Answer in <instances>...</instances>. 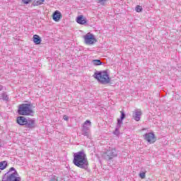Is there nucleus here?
I'll return each instance as SVG.
<instances>
[{
    "label": "nucleus",
    "mask_w": 181,
    "mask_h": 181,
    "mask_svg": "<svg viewBox=\"0 0 181 181\" xmlns=\"http://www.w3.org/2000/svg\"><path fill=\"white\" fill-rule=\"evenodd\" d=\"M73 163L81 169H87L88 168V159L84 151H81L74 154Z\"/></svg>",
    "instance_id": "f257e3e1"
},
{
    "label": "nucleus",
    "mask_w": 181,
    "mask_h": 181,
    "mask_svg": "<svg viewBox=\"0 0 181 181\" xmlns=\"http://www.w3.org/2000/svg\"><path fill=\"white\" fill-rule=\"evenodd\" d=\"M22 179L19 176V174L15 169L11 167L8 173H6L2 178V181H21Z\"/></svg>",
    "instance_id": "f03ea898"
},
{
    "label": "nucleus",
    "mask_w": 181,
    "mask_h": 181,
    "mask_svg": "<svg viewBox=\"0 0 181 181\" xmlns=\"http://www.w3.org/2000/svg\"><path fill=\"white\" fill-rule=\"evenodd\" d=\"M93 77L101 84H109L110 81H111V78H110V75H108L107 71H96Z\"/></svg>",
    "instance_id": "7ed1b4c3"
},
{
    "label": "nucleus",
    "mask_w": 181,
    "mask_h": 181,
    "mask_svg": "<svg viewBox=\"0 0 181 181\" xmlns=\"http://www.w3.org/2000/svg\"><path fill=\"white\" fill-rule=\"evenodd\" d=\"M33 105L23 103L18 106V114H33Z\"/></svg>",
    "instance_id": "20e7f679"
},
{
    "label": "nucleus",
    "mask_w": 181,
    "mask_h": 181,
    "mask_svg": "<svg viewBox=\"0 0 181 181\" xmlns=\"http://www.w3.org/2000/svg\"><path fill=\"white\" fill-rule=\"evenodd\" d=\"M117 156H118V151L112 148H109L104 154V158L106 160H111V159H114V158H117Z\"/></svg>",
    "instance_id": "39448f33"
},
{
    "label": "nucleus",
    "mask_w": 181,
    "mask_h": 181,
    "mask_svg": "<svg viewBox=\"0 0 181 181\" xmlns=\"http://www.w3.org/2000/svg\"><path fill=\"white\" fill-rule=\"evenodd\" d=\"M91 128V122L90 120H86L83 126L81 129V133L83 136L88 138L90 136V129Z\"/></svg>",
    "instance_id": "423d86ee"
},
{
    "label": "nucleus",
    "mask_w": 181,
    "mask_h": 181,
    "mask_svg": "<svg viewBox=\"0 0 181 181\" xmlns=\"http://www.w3.org/2000/svg\"><path fill=\"white\" fill-rule=\"evenodd\" d=\"M24 127H25L28 131H30L31 129H35V128L37 127V124H36V120H35V119L28 117Z\"/></svg>",
    "instance_id": "0eeeda50"
},
{
    "label": "nucleus",
    "mask_w": 181,
    "mask_h": 181,
    "mask_svg": "<svg viewBox=\"0 0 181 181\" xmlns=\"http://www.w3.org/2000/svg\"><path fill=\"white\" fill-rule=\"evenodd\" d=\"M84 40L86 45H94V43L97 42L94 35L91 34L90 33H88L84 36Z\"/></svg>",
    "instance_id": "6e6552de"
},
{
    "label": "nucleus",
    "mask_w": 181,
    "mask_h": 181,
    "mask_svg": "<svg viewBox=\"0 0 181 181\" xmlns=\"http://www.w3.org/2000/svg\"><path fill=\"white\" fill-rule=\"evenodd\" d=\"M144 138L148 144H153V142L156 141V139L155 138V134L153 133H146Z\"/></svg>",
    "instance_id": "1a4fd4ad"
},
{
    "label": "nucleus",
    "mask_w": 181,
    "mask_h": 181,
    "mask_svg": "<svg viewBox=\"0 0 181 181\" xmlns=\"http://www.w3.org/2000/svg\"><path fill=\"white\" fill-rule=\"evenodd\" d=\"M28 117H25V116H19L17 117V124H18V125H21V126H24L26 124V121H28Z\"/></svg>",
    "instance_id": "9d476101"
},
{
    "label": "nucleus",
    "mask_w": 181,
    "mask_h": 181,
    "mask_svg": "<svg viewBox=\"0 0 181 181\" xmlns=\"http://www.w3.org/2000/svg\"><path fill=\"white\" fill-rule=\"evenodd\" d=\"M62 19V13L59 11H55L53 13V21L59 22Z\"/></svg>",
    "instance_id": "9b49d317"
},
{
    "label": "nucleus",
    "mask_w": 181,
    "mask_h": 181,
    "mask_svg": "<svg viewBox=\"0 0 181 181\" xmlns=\"http://www.w3.org/2000/svg\"><path fill=\"white\" fill-rule=\"evenodd\" d=\"M76 22L79 25H86L87 23V18H84L83 16H79L76 18Z\"/></svg>",
    "instance_id": "f8f14e48"
},
{
    "label": "nucleus",
    "mask_w": 181,
    "mask_h": 181,
    "mask_svg": "<svg viewBox=\"0 0 181 181\" xmlns=\"http://www.w3.org/2000/svg\"><path fill=\"white\" fill-rule=\"evenodd\" d=\"M33 42L35 45H40L42 43V39L37 35H33Z\"/></svg>",
    "instance_id": "ddd939ff"
},
{
    "label": "nucleus",
    "mask_w": 181,
    "mask_h": 181,
    "mask_svg": "<svg viewBox=\"0 0 181 181\" xmlns=\"http://www.w3.org/2000/svg\"><path fill=\"white\" fill-rule=\"evenodd\" d=\"M0 100H3L4 101H9V96H8L6 92H4L0 95Z\"/></svg>",
    "instance_id": "4468645a"
},
{
    "label": "nucleus",
    "mask_w": 181,
    "mask_h": 181,
    "mask_svg": "<svg viewBox=\"0 0 181 181\" xmlns=\"http://www.w3.org/2000/svg\"><path fill=\"white\" fill-rule=\"evenodd\" d=\"M6 166H8V162L7 161H1L0 162V170H4L6 169Z\"/></svg>",
    "instance_id": "2eb2a0df"
},
{
    "label": "nucleus",
    "mask_w": 181,
    "mask_h": 181,
    "mask_svg": "<svg viewBox=\"0 0 181 181\" xmlns=\"http://www.w3.org/2000/svg\"><path fill=\"white\" fill-rule=\"evenodd\" d=\"M92 64L93 66H101V64H103V62H101V60L100 59H93L92 61Z\"/></svg>",
    "instance_id": "dca6fc26"
},
{
    "label": "nucleus",
    "mask_w": 181,
    "mask_h": 181,
    "mask_svg": "<svg viewBox=\"0 0 181 181\" xmlns=\"http://www.w3.org/2000/svg\"><path fill=\"white\" fill-rule=\"evenodd\" d=\"M125 119V114H122L120 118L117 119V124L122 125V121Z\"/></svg>",
    "instance_id": "f3484780"
},
{
    "label": "nucleus",
    "mask_w": 181,
    "mask_h": 181,
    "mask_svg": "<svg viewBox=\"0 0 181 181\" xmlns=\"http://www.w3.org/2000/svg\"><path fill=\"white\" fill-rule=\"evenodd\" d=\"M43 2H45V0H35L34 5L35 6H39V5L43 4Z\"/></svg>",
    "instance_id": "a211bd4d"
},
{
    "label": "nucleus",
    "mask_w": 181,
    "mask_h": 181,
    "mask_svg": "<svg viewBox=\"0 0 181 181\" xmlns=\"http://www.w3.org/2000/svg\"><path fill=\"white\" fill-rule=\"evenodd\" d=\"M133 118L135 121H139L141 119V114H136L133 116Z\"/></svg>",
    "instance_id": "6ab92c4d"
},
{
    "label": "nucleus",
    "mask_w": 181,
    "mask_h": 181,
    "mask_svg": "<svg viewBox=\"0 0 181 181\" xmlns=\"http://www.w3.org/2000/svg\"><path fill=\"white\" fill-rule=\"evenodd\" d=\"M135 11H136V12H142V6H136Z\"/></svg>",
    "instance_id": "aec40b11"
},
{
    "label": "nucleus",
    "mask_w": 181,
    "mask_h": 181,
    "mask_svg": "<svg viewBox=\"0 0 181 181\" xmlns=\"http://www.w3.org/2000/svg\"><path fill=\"white\" fill-rule=\"evenodd\" d=\"M134 114H142V111H141V109H136L134 110Z\"/></svg>",
    "instance_id": "412c9836"
},
{
    "label": "nucleus",
    "mask_w": 181,
    "mask_h": 181,
    "mask_svg": "<svg viewBox=\"0 0 181 181\" xmlns=\"http://www.w3.org/2000/svg\"><path fill=\"white\" fill-rule=\"evenodd\" d=\"M31 1L32 0H22V2L25 4V5H28V4H30Z\"/></svg>",
    "instance_id": "4be33fe9"
},
{
    "label": "nucleus",
    "mask_w": 181,
    "mask_h": 181,
    "mask_svg": "<svg viewBox=\"0 0 181 181\" xmlns=\"http://www.w3.org/2000/svg\"><path fill=\"white\" fill-rule=\"evenodd\" d=\"M115 135H119V130L115 129V132H113Z\"/></svg>",
    "instance_id": "5701e85b"
},
{
    "label": "nucleus",
    "mask_w": 181,
    "mask_h": 181,
    "mask_svg": "<svg viewBox=\"0 0 181 181\" xmlns=\"http://www.w3.org/2000/svg\"><path fill=\"white\" fill-rule=\"evenodd\" d=\"M50 181H59V180H57V177L53 176L52 177Z\"/></svg>",
    "instance_id": "b1692460"
},
{
    "label": "nucleus",
    "mask_w": 181,
    "mask_h": 181,
    "mask_svg": "<svg viewBox=\"0 0 181 181\" xmlns=\"http://www.w3.org/2000/svg\"><path fill=\"white\" fill-rule=\"evenodd\" d=\"M139 176L141 179H145V173H140Z\"/></svg>",
    "instance_id": "393cba45"
},
{
    "label": "nucleus",
    "mask_w": 181,
    "mask_h": 181,
    "mask_svg": "<svg viewBox=\"0 0 181 181\" xmlns=\"http://www.w3.org/2000/svg\"><path fill=\"white\" fill-rule=\"evenodd\" d=\"M119 128H121V124L119 123H117L115 129H119Z\"/></svg>",
    "instance_id": "a878e982"
},
{
    "label": "nucleus",
    "mask_w": 181,
    "mask_h": 181,
    "mask_svg": "<svg viewBox=\"0 0 181 181\" xmlns=\"http://www.w3.org/2000/svg\"><path fill=\"white\" fill-rule=\"evenodd\" d=\"M99 4H101V5H103V4H104V2H105V1L107 0H98Z\"/></svg>",
    "instance_id": "bb28decb"
},
{
    "label": "nucleus",
    "mask_w": 181,
    "mask_h": 181,
    "mask_svg": "<svg viewBox=\"0 0 181 181\" xmlns=\"http://www.w3.org/2000/svg\"><path fill=\"white\" fill-rule=\"evenodd\" d=\"M64 121H69V117H67V115H64Z\"/></svg>",
    "instance_id": "cd10ccee"
},
{
    "label": "nucleus",
    "mask_w": 181,
    "mask_h": 181,
    "mask_svg": "<svg viewBox=\"0 0 181 181\" xmlns=\"http://www.w3.org/2000/svg\"><path fill=\"white\" fill-rule=\"evenodd\" d=\"M4 90V86H0V91H2Z\"/></svg>",
    "instance_id": "c85d7f7f"
},
{
    "label": "nucleus",
    "mask_w": 181,
    "mask_h": 181,
    "mask_svg": "<svg viewBox=\"0 0 181 181\" xmlns=\"http://www.w3.org/2000/svg\"><path fill=\"white\" fill-rule=\"evenodd\" d=\"M120 113H121V114H125V112H124V110H121V111H120Z\"/></svg>",
    "instance_id": "c756f323"
},
{
    "label": "nucleus",
    "mask_w": 181,
    "mask_h": 181,
    "mask_svg": "<svg viewBox=\"0 0 181 181\" xmlns=\"http://www.w3.org/2000/svg\"><path fill=\"white\" fill-rule=\"evenodd\" d=\"M21 115H29V114H21Z\"/></svg>",
    "instance_id": "7c9ffc66"
}]
</instances>
